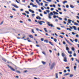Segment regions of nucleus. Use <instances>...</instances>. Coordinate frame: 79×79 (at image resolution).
<instances>
[{
	"label": "nucleus",
	"mask_w": 79,
	"mask_h": 79,
	"mask_svg": "<svg viewBox=\"0 0 79 79\" xmlns=\"http://www.w3.org/2000/svg\"><path fill=\"white\" fill-rule=\"evenodd\" d=\"M47 24L48 25V26H51V27H55V26H53V24H50V22H48L47 23Z\"/></svg>",
	"instance_id": "nucleus-1"
},
{
	"label": "nucleus",
	"mask_w": 79,
	"mask_h": 79,
	"mask_svg": "<svg viewBox=\"0 0 79 79\" xmlns=\"http://www.w3.org/2000/svg\"><path fill=\"white\" fill-rule=\"evenodd\" d=\"M7 66H8V67H9V68H10V69H11V71H15L16 70H15V69H13V68L12 67L9 66V65L8 64H7Z\"/></svg>",
	"instance_id": "nucleus-2"
},
{
	"label": "nucleus",
	"mask_w": 79,
	"mask_h": 79,
	"mask_svg": "<svg viewBox=\"0 0 79 79\" xmlns=\"http://www.w3.org/2000/svg\"><path fill=\"white\" fill-rule=\"evenodd\" d=\"M55 66V63H52L50 69H52Z\"/></svg>",
	"instance_id": "nucleus-3"
},
{
	"label": "nucleus",
	"mask_w": 79,
	"mask_h": 79,
	"mask_svg": "<svg viewBox=\"0 0 79 79\" xmlns=\"http://www.w3.org/2000/svg\"><path fill=\"white\" fill-rule=\"evenodd\" d=\"M64 39H65V40L68 43V44H70V45H72V44H71V43H70V42H69L68 41V40H67V39H66V38H65Z\"/></svg>",
	"instance_id": "nucleus-4"
},
{
	"label": "nucleus",
	"mask_w": 79,
	"mask_h": 79,
	"mask_svg": "<svg viewBox=\"0 0 79 79\" xmlns=\"http://www.w3.org/2000/svg\"><path fill=\"white\" fill-rule=\"evenodd\" d=\"M70 28H66V30H69V31H72V30H71V29H73V27H70Z\"/></svg>",
	"instance_id": "nucleus-5"
},
{
	"label": "nucleus",
	"mask_w": 79,
	"mask_h": 79,
	"mask_svg": "<svg viewBox=\"0 0 79 79\" xmlns=\"http://www.w3.org/2000/svg\"><path fill=\"white\" fill-rule=\"evenodd\" d=\"M36 19H39V20H40L41 18L40 17H39V16H37V17H36Z\"/></svg>",
	"instance_id": "nucleus-6"
},
{
	"label": "nucleus",
	"mask_w": 79,
	"mask_h": 79,
	"mask_svg": "<svg viewBox=\"0 0 79 79\" xmlns=\"http://www.w3.org/2000/svg\"><path fill=\"white\" fill-rule=\"evenodd\" d=\"M12 5L13 6H14V7H15V8H19V7L17 6L16 5L12 4Z\"/></svg>",
	"instance_id": "nucleus-7"
},
{
	"label": "nucleus",
	"mask_w": 79,
	"mask_h": 79,
	"mask_svg": "<svg viewBox=\"0 0 79 79\" xmlns=\"http://www.w3.org/2000/svg\"><path fill=\"white\" fill-rule=\"evenodd\" d=\"M38 23H39L40 25H42V21H38Z\"/></svg>",
	"instance_id": "nucleus-8"
},
{
	"label": "nucleus",
	"mask_w": 79,
	"mask_h": 79,
	"mask_svg": "<svg viewBox=\"0 0 79 79\" xmlns=\"http://www.w3.org/2000/svg\"><path fill=\"white\" fill-rule=\"evenodd\" d=\"M28 36L29 37H30V38H31V39H33V38H34V36H33V35H29Z\"/></svg>",
	"instance_id": "nucleus-9"
},
{
	"label": "nucleus",
	"mask_w": 79,
	"mask_h": 79,
	"mask_svg": "<svg viewBox=\"0 0 79 79\" xmlns=\"http://www.w3.org/2000/svg\"><path fill=\"white\" fill-rule=\"evenodd\" d=\"M64 62H67V58L65 57H64Z\"/></svg>",
	"instance_id": "nucleus-10"
},
{
	"label": "nucleus",
	"mask_w": 79,
	"mask_h": 79,
	"mask_svg": "<svg viewBox=\"0 0 79 79\" xmlns=\"http://www.w3.org/2000/svg\"><path fill=\"white\" fill-rule=\"evenodd\" d=\"M72 27H73L75 31H77V28L75 26H73Z\"/></svg>",
	"instance_id": "nucleus-11"
},
{
	"label": "nucleus",
	"mask_w": 79,
	"mask_h": 79,
	"mask_svg": "<svg viewBox=\"0 0 79 79\" xmlns=\"http://www.w3.org/2000/svg\"><path fill=\"white\" fill-rule=\"evenodd\" d=\"M68 23H69V24H71V21H72V20H71V19H69L68 20Z\"/></svg>",
	"instance_id": "nucleus-12"
},
{
	"label": "nucleus",
	"mask_w": 79,
	"mask_h": 79,
	"mask_svg": "<svg viewBox=\"0 0 79 79\" xmlns=\"http://www.w3.org/2000/svg\"><path fill=\"white\" fill-rule=\"evenodd\" d=\"M53 13L54 14V15H58V13H57L55 11H53Z\"/></svg>",
	"instance_id": "nucleus-13"
},
{
	"label": "nucleus",
	"mask_w": 79,
	"mask_h": 79,
	"mask_svg": "<svg viewBox=\"0 0 79 79\" xmlns=\"http://www.w3.org/2000/svg\"><path fill=\"white\" fill-rule=\"evenodd\" d=\"M58 73H56V78L58 79Z\"/></svg>",
	"instance_id": "nucleus-14"
},
{
	"label": "nucleus",
	"mask_w": 79,
	"mask_h": 79,
	"mask_svg": "<svg viewBox=\"0 0 79 79\" xmlns=\"http://www.w3.org/2000/svg\"><path fill=\"white\" fill-rule=\"evenodd\" d=\"M49 44H51V45H52V46H54V45L53 44H52V42L49 41Z\"/></svg>",
	"instance_id": "nucleus-15"
},
{
	"label": "nucleus",
	"mask_w": 79,
	"mask_h": 79,
	"mask_svg": "<svg viewBox=\"0 0 79 79\" xmlns=\"http://www.w3.org/2000/svg\"><path fill=\"white\" fill-rule=\"evenodd\" d=\"M49 16H51V15H53V12H51L50 14H49Z\"/></svg>",
	"instance_id": "nucleus-16"
},
{
	"label": "nucleus",
	"mask_w": 79,
	"mask_h": 79,
	"mask_svg": "<svg viewBox=\"0 0 79 79\" xmlns=\"http://www.w3.org/2000/svg\"><path fill=\"white\" fill-rule=\"evenodd\" d=\"M36 3L38 4V5H40V2L38 1V0H35Z\"/></svg>",
	"instance_id": "nucleus-17"
},
{
	"label": "nucleus",
	"mask_w": 79,
	"mask_h": 79,
	"mask_svg": "<svg viewBox=\"0 0 79 79\" xmlns=\"http://www.w3.org/2000/svg\"><path fill=\"white\" fill-rule=\"evenodd\" d=\"M68 75H69V73H65L64 75V76H68Z\"/></svg>",
	"instance_id": "nucleus-18"
},
{
	"label": "nucleus",
	"mask_w": 79,
	"mask_h": 79,
	"mask_svg": "<svg viewBox=\"0 0 79 79\" xmlns=\"http://www.w3.org/2000/svg\"><path fill=\"white\" fill-rule=\"evenodd\" d=\"M77 68V66H74L73 68L74 69V70L75 71H76V68Z\"/></svg>",
	"instance_id": "nucleus-19"
},
{
	"label": "nucleus",
	"mask_w": 79,
	"mask_h": 79,
	"mask_svg": "<svg viewBox=\"0 0 79 79\" xmlns=\"http://www.w3.org/2000/svg\"><path fill=\"white\" fill-rule=\"evenodd\" d=\"M16 73H19V74H20L21 73V72H20V71H18V70H16L15 71Z\"/></svg>",
	"instance_id": "nucleus-20"
},
{
	"label": "nucleus",
	"mask_w": 79,
	"mask_h": 79,
	"mask_svg": "<svg viewBox=\"0 0 79 79\" xmlns=\"http://www.w3.org/2000/svg\"><path fill=\"white\" fill-rule=\"evenodd\" d=\"M74 25H76V26H78V25H79V24H78L77 23L75 22L74 23Z\"/></svg>",
	"instance_id": "nucleus-21"
},
{
	"label": "nucleus",
	"mask_w": 79,
	"mask_h": 79,
	"mask_svg": "<svg viewBox=\"0 0 79 79\" xmlns=\"http://www.w3.org/2000/svg\"><path fill=\"white\" fill-rule=\"evenodd\" d=\"M33 7H35V8H37V6L36 5H33L32 6Z\"/></svg>",
	"instance_id": "nucleus-22"
},
{
	"label": "nucleus",
	"mask_w": 79,
	"mask_h": 79,
	"mask_svg": "<svg viewBox=\"0 0 79 79\" xmlns=\"http://www.w3.org/2000/svg\"><path fill=\"white\" fill-rule=\"evenodd\" d=\"M70 6L71 8H74V6L72 5H70Z\"/></svg>",
	"instance_id": "nucleus-23"
},
{
	"label": "nucleus",
	"mask_w": 79,
	"mask_h": 79,
	"mask_svg": "<svg viewBox=\"0 0 79 79\" xmlns=\"http://www.w3.org/2000/svg\"><path fill=\"white\" fill-rule=\"evenodd\" d=\"M42 63L43 64H46V62L44 61H42Z\"/></svg>",
	"instance_id": "nucleus-24"
},
{
	"label": "nucleus",
	"mask_w": 79,
	"mask_h": 79,
	"mask_svg": "<svg viewBox=\"0 0 79 79\" xmlns=\"http://www.w3.org/2000/svg\"><path fill=\"white\" fill-rule=\"evenodd\" d=\"M72 51H74L75 50V48H74L72 47Z\"/></svg>",
	"instance_id": "nucleus-25"
},
{
	"label": "nucleus",
	"mask_w": 79,
	"mask_h": 79,
	"mask_svg": "<svg viewBox=\"0 0 79 79\" xmlns=\"http://www.w3.org/2000/svg\"><path fill=\"white\" fill-rule=\"evenodd\" d=\"M66 50H67V51H69V48H68V47H66Z\"/></svg>",
	"instance_id": "nucleus-26"
},
{
	"label": "nucleus",
	"mask_w": 79,
	"mask_h": 79,
	"mask_svg": "<svg viewBox=\"0 0 79 79\" xmlns=\"http://www.w3.org/2000/svg\"><path fill=\"white\" fill-rule=\"evenodd\" d=\"M44 42H46V43H48V40H45Z\"/></svg>",
	"instance_id": "nucleus-27"
},
{
	"label": "nucleus",
	"mask_w": 79,
	"mask_h": 79,
	"mask_svg": "<svg viewBox=\"0 0 79 79\" xmlns=\"http://www.w3.org/2000/svg\"><path fill=\"white\" fill-rule=\"evenodd\" d=\"M25 13H27V14H29V12L27 11H25Z\"/></svg>",
	"instance_id": "nucleus-28"
},
{
	"label": "nucleus",
	"mask_w": 79,
	"mask_h": 79,
	"mask_svg": "<svg viewBox=\"0 0 79 79\" xmlns=\"http://www.w3.org/2000/svg\"><path fill=\"white\" fill-rule=\"evenodd\" d=\"M67 2H68L67 1H65L63 2V4H65V3H67Z\"/></svg>",
	"instance_id": "nucleus-29"
},
{
	"label": "nucleus",
	"mask_w": 79,
	"mask_h": 79,
	"mask_svg": "<svg viewBox=\"0 0 79 79\" xmlns=\"http://www.w3.org/2000/svg\"><path fill=\"white\" fill-rule=\"evenodd\" d=\"M54 42H56V41H57V40L56 38H54Z\"/></svg>",
	"instance_id": "nucleus-30"
},
{
	"label": "nucleus",
	"mask_w": 79,
	"mask_h": 79,
	"mask_svg": "<svg viewBox=\"0 0 79 79\" xmlns=\"http://www.w3.org/2000/svg\"><path fill=\"white\" fill-rule=\"evenodd\" d=\"M74 76V75L73 74H70V76H69V77H72L73 76Z\"/></svg>",
	"instance_id": "nucleus-31"
},
{
	"label": "nucleus",
	"mask_w": 79,
	"mask_h": 79,
	"mask_svg": "<svg viewBox=\"0 0 79 79\" xmlns=\"http://www.w3.org/2000/svg\"><path fill=\"white\" fill-rule=\"evenodd\" d=\"M68 53H69V54H72V51L69 52V51H68Z\"/></svg>",
	"instance_id": "nucleus-32"
},
{
	"label": "nucleus",
	"mask_w": 79,
	"mask_h": 79,
	"mask_svg": "<svg viewBox=\"0 0 79 79\" xmlns=\"http://www.w3.org/2000/svg\"><path fill=\"white\" fill-rule=\"evenodd\" d=\"M72 34H73V35H75V34H77V33H74V32H72Z\"/></svg>",
	"instance_id": "nucleus-33"
},
{
	"label": "nucleus",
	"mask_w": 79,
	"mask_h": 79,
	"mask_svg": "<svg viewBox=\"0 0 79 79\" xmlns=\"http://www.w3.org/2000/svg\"><path fill=\"white\" fill-rule=\"evenodd\" d=\"M75 59L76 60V61H77L78 63H79V60H78L77 59L75 58Z\"/></svg>",
	"instance_id": "nucleus-34"
},
{
	"label": "nucleus",
	"mask_w": 79,
	"mask_h": 79,
	"mask_svg": "<svg viewBox=\"0 0 79 79\" xmlns=\"http://www.w3.org/2000/svg\"><path fill=\"white\" fill-rule=\"evenodd\" d=\"M22 15H24L25 16H27L26 13H23Z\"/></svg>",
	"instance_id": "nucleus-35"
},
{
	"label": "nucleus",
	"mask_w": 79,
	"mask_h": 79,
	"mask_svg": "<svg viewBox=\"0 0 79 79\" xmlns=\"http://www.w3.org/2000/svg\"><path fill=\"white\" fill-rule=\"evenodd\" d=\"M64 53H62V56L64 57Z\"/></svg>",
	"instance_id": "nucleus-36"
},
{
	"label": "nucleus",
	"mask_w": 79,
	"mask_h": 79,
	"mask_svg": "<svg viewBox=\"0 0 79 79\" xmlns=\"http://www.w3.org/2000/svg\"><path fill=\"white\" fill-rule=\"evenodd\" d=\"M75 42H77V41H78V40H77V39H75Z\"/></svg>",
	"instance_id": "nucleus-37"
},
{
	"label": "nucleus",
	"mask_w": 79,
	"mask_h": 79,
	"mask_svg": "<svg viewBox=\"0 0 79 79\" xmlns=\"http://www.w3.org/2000/svg\"><path fill=\"white\" fill-rule=\"evenodd\" d=\"M47 2H52V0H46Z\"/></svg>",
	"instance_id": "nucleus-38"
},
{
	"label": "nucleus",
	"mask_w": 79,
	"mask_h": 79,
	"mask_svg": "<svg viewBox=\"0 0 79 79\" xmlns=\"http://www.w3.org/2000/svg\"><path fill=\"white\" fill-rule=\"evenodd\" d=\"M42 53L44 54V55H46V54L45 53V52H42Z\"/></svg>",
	"instance_id": "nucleus-39"
},
{
	"label": "nucleus",
	"mask_w": 79,
	"mask_h": 79,
	"mask_svg": "<svg viewBox=\"0 0 79 79\" xmlns=\"http://www.w3.org/2000/svg\"><path fill=\"white\" fill-rule=\"evenodd\" d=\"M66 8H69V5H66Z\"/></svg>",
	"instance_id": "nucleus-40"
},
{
	"label": "nucleus",
	"mask_w": 79,
	"mask_h": 79,
	"mask_svg": "<svg viewBox=\"0 0 79 79\" xmlns=\"http://www.w3.org/2000/svg\"><path fill=\"white\" fill-rule=\"evenodd\" d=\"M61 34H62V35H64L65 33L64 32H61L60 33Z\"/></svg>",
	"instance_id": "nucleus-41"
},
{
	"label": "nucleus",
	"mask_w": 79,
	"mask_h": 79,
	"mask_svg": "<svg viewBox=\"0 0 79 79\" xmlns=\"http://www.w3.org/2000/svg\"><path fill=\"white\" fill-rule=\"evenodd\" d=\"M70 40L71 41V42H72L73 43H74V41H73V40H72V39H70Z\"/></svg>",
	"instance_id": "nucleus-42"
},
{
	"label": "nucleus",
	"mask_w": 79,
	"mask_h": 79,
	"mask_svg": "<svg viewBox=\"0 0 79 79\" xmlns=\"http://www.w3.org/2000/svg\"><path fill=\"white\" fill-rule=\"evenodd\" d=\"M58 19L60 20H62L63 19H62V18H61L60 17H59V18Z\"/></svg>",
	"instance_id": "nucleus-43"
},
{
	"label": "nucleus",
	"mask_w": 79,
	"mask_h": 79,
	"mask_svg": "<svg viewBox=\"0 0 79 79\" xmlns=\"http://www.w3.org/2000/svg\"><path fill=\"white\" fill-rule=\"evenodd\" d=\"M43 2H44V3H49V2H47L46 1H43Z\"/></svg>",
	"instance_id": "nucleus-44"
},
{
	"label": "nucleus",
	"mask_w": 79,
	"mask_h": 79,
	"mask_svg": "<svg viewBox=\"0 0 79 79\" xmlns=\"http://www.w3.org/2000/svg\"><path fill=\"white\" fill-rule=\"evenodd\" d=\"M73 56H76V53H74L73 54Z\"/></svg>",
	"instance_id": "nucleus-45"
},
{
	"label": "nucleus",
	"mask_w": 79,
	"mask_h": 79,
	"mask_svg": "<svg viewBox=\"0 0 79 79\" xmlns=\"http://www.w3.org/2000/svg\"><path fill=\"white\" fill-rule=\"evenodd\" d=\"M56 28L57 29H58V30H61V28H60L57 27Z\"/></svg>",
	"instance_id": "nucleus-46"
},
{
	"label": "nucleus",
	"mask_w": 79,
	"mask_h": 79,
	"mask_svg": "<svg viewBox=\"0 0 79 79\" xmlns=\"http://www.w3.org/2000/svg\"><path fill=\"white\" fill-rule=\"evenodd\" d=\"M46 12H47V13H50V10H46Z\"/></svg>",
	"instance_id": "nucleus-47"
},
{
	"label": "nucleus",
	"mask_w": 79,
	"mask_h": 79,
	"mask_svg": "<svg viewBox=\"0 0 79 79\" xmlns=\"http://www.w3.org/2000/svg\"><path fill=\"white\" fill-rule=\"evenodd\" d=\"M2 60L3 61H6V59H4V58L2 59Z\"/></svg>",
	"instance_id": "nucleus-48"
},
{
	"label": "nucleus",
	"mask_w": 79,
	"mask_h": 79,
	"mask_svg": "<svg viewBox=\"0 0 79 79\" xmlns=\"http://www.w3.org/2000/svg\"><path fill=\"white\" fill-rule=\"evenodd\" d=\"M53 7H54V8H55L56 7V5H55V4H53Z\"/></svg>",
	"instance_id": "nucleus-49"
},
{
	"label": "nucleus",
	"mask_w": 79,
	"mask_h": 79,
	"mask_svg": "<svg viewBox=\"0 0 79 79\" xmlns=\"http://www.w3.org/2000/svg\"><path fill=\"white\" fill-rule=\"evenodd\" d=\"M31 31H32V32L33 33H35V32H34V30L32 29V30H31Z\"/></svg>",
	"instance_id": "nucleus-50"
},
{
	"label": "nucleus",
	"mask_w": 79,
	"mask_h": 79,
	"mask_svg": "<svg viewBox=\"0 0 79 79\" xmlns=\"http://www.w3.org/2000/svg\"><path fill=\"white\" fill-rule=\"evenodd\" d=\"M39 12H40V13L42 12V10L40 9H39Z\"/></svg>",
	"instance_id": "nucleus-51"
},
{
	"label": "nucleus",
	"mask_w": 79,
	"mask_h": 79,
	"mask_svg": "<svg viewBox=\"0 0 79 79\" xmlns=\"http://www.w3.org/2000/svg\"><path fill=\"white\" fill-rule=\"evenodd\" d=\"M67 71H66V70H64V73H66Z\"/></svg>",
	"instance_id": "nucleus-52"
},
{
	"label": "nucleus",
	"mask_w": 79,
	"mask_h": 79,
	"mask_svg": "<svg viewBox=\"0 0 79 79\" xmlns=\"http://www.w3.org/2000/svg\"><path fill=\"white\" fill-rule=\"evenodd\" d=\"M48 18L49 19H52V17L51 16H50V15H49L48 16Z\"/></svg>",
	"instance_id": "nucleus-53"
},
{
	"label": "nucleus",
	"mask_w": 79,
	"mask_h": 79,
	"mask_svg": "<svg viewBox=\"0 0 79 79\" xmlns=\"http://www.w3.org/2000/svg\"><path fill=\"white\" fill-rule=\"evenodd\" d=\"M44 14H45V15H47V13L45 11H44Z\"/></svg>",
	"instance_id": "nucleus-54"
},
{
	"label": "nucleus",
	"mask_w": 79,
	"mask_h": 79,
	"mask_svg": "<svg viewBox=\"0 0 79 79\" xmlns=\"http://www.w3.org/2000/svg\"><path fill=\"white\" fill-rule=\"evenodd\" d=\"M44 38H41V41H44Z\"/></svg>",
	"instance_id": "nucleus-55"
},
{
	"label": "nucleus",
	"mask_w": 79,
	"mask_h": 79,
	"mask_svg": "<svg viewBox=\"0 0 79 79\" xmlns=\"http://www.w3.org/2000/svg\"><path fill=\"white\" fill-rule=\"evenodd\" d=\"M7 63H8V64H10V63H11V64H12V62H7Z\"/></svg>",
	"instance_id": "nucleus-56"
},
{
	"label": "nucleus",
	"mask_w": 79,
	"mask_h": 79,
	"mask_svg": "<svg viewBox=\"0 0 79 79\" xmlns=\"http://www.w3.org/2000/svg\"><path fill=\"white\" fill-rule=\"evenodd\" d=\"M59 37H60V38H61V39H63V36H62L61 35H60Z\"/></svg>",
	"instance_id": "nucleus-57"
},
{
	"label": "nucleus",
	"mask_w": 79,
	"mask_h": 79,
	"mask_svg": "<svg viewBox=\"0 0 79 79\" xmlns=\"http://www.w3.org/2000/svg\"><path fill=\"white\" fill-rule=\"evenodd\" d=\"M54 10V8H51V11H53Z\"/></svg>",
	"instance_id": "nucleus-58"
},
{
	"label": "nucleus",
	"mask_w": 79,
	"mask_h": 79,
	"mask_svg": "<svg viewBox=\"0 0 79 79\" xmlns=\"http://www.w3.org/2000/svg\"><path fill=\"white\" fill-rule=\"evenodd\" d=\"M15 1L18 3H19V2H18L17 0H16Z\"/></svg>",
	"instance_id": "nucleus-59"
},
{
	"label": "nucleus",
	"mask_w": 79,
	"mask_h": 79,
	"mask_svg": "<svg viewBox=\"0 0 79 79\" xmlns=\"http://www.w3.org/2000/svg\"><path fill=\"white\" fill-rule=\"evenodd\" d=\"M63 44L64 45H65V44H66V42L65 41H63Z\"/></svg>",
	"instance_id": "nucleus-60"
},
{
	"label": "nucleus",
	"mask_w": 79,
	"mask_h": 79,
	"mask_svg": "<svg viewBox=\"0 0 79 79\" xmlns=\"http://www.w3.org/2000/svg\"><path fill=\"white\" fill-rule=\"evenodd\" d=\"M66 69H69V67L68 66L66 67Z\"/></svg>",
	"instance_id": "nucleus-61"
},
{
	"label": "nucleus",
	"mask_w": 79,
	"mask_h": 79,
	"mask_svg": "<svg viewBox=\"0 0 79 79\" xmlns=\"http://www.w3.org/2000/svg\"><path fill=\"white\" fill-rule=\"evenodd\" d=\"M32 16L33 17H34L35 16V14H34L32 15Z\"/></svg>",
	"instance_id": "nucleus-62"
},
{
	"label": "nucleus",
	"mask_w": 79,
	"mask_h": 79,
	"mask_svg": "<svg viewBox=\"0 0 79 79\" xmlns=\"http://www.w3.org/2000/svg\"><path fill=\"white\" fill-rule=\"evenodd\" d=\"M12 10H13V11H16V10L14 8H13L12 9Z\"/></svg>",
	"instance_id": "nucleus-63"
},
{
	"label": "nucleus",
	"mask_w": 79,
	"mask_h": 79,
	"mask_svg": "<svg viewBox=\"0 0 79 79\" xmlns=\"http://www.w3.org/2000/svg\"><path fill=\"white\" fill-rule=\"evenodd\" d=\"M71 60L72 61H74V58L73 57L72 58Z\"/></svg>",
	"instance_id": "nucleus-64"
}]
</instances>
